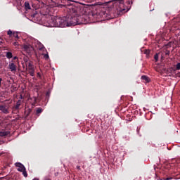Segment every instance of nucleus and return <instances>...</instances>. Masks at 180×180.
<instances>
[{"mask_svg":"<svg viewBox=\"0 0 180 180\" xmlns=\"http://www.w3.org/2000/svg\"><path fill=\"white\" fill-rule=\"evenodd\" d=\"M54 175H55V176H58V172H56V173L54 174Z\"/></svg>","mask_w":180,"mask_h":180,"instance_id":"obj_26","label":"nucleus"},{"mask_svg":"<svg viewBox=\"0 0 180 180\" xmlns=\"http://www.w3.org/2000/svg\"><path fill=\"white\" fill-rule=\"evenodd\" d=\"M23 49L28 54H32L34 51V48L30 44H25Z\"/></svg>","mask_w":180,"mask_h":180,"instance_id":"obj_4","label":"nucleus"},{"mask_svg":"<svg viewBox=\"0 0 180 180\" xmlns=\"http://www.w3.org/2000/svg\"><path fill=\"white\" fill-rule=\"evenodd\" d=\"M143 53L144 54H146V56H148V54H150V50L146 49Z\"/></svg>","mask_w":180,"mask_h":180,"instance_id":"obj_17","label":"nucleus"},{"mask_svg":"<svg viewBox=\"0 0 180 180\" xmlns=\"http://www.w3.org/2000/svg\"><path fill=\"white\" fill-rule=\"evenodd\" d=\"M44 180H51L49 176L44 177Z\"/></svg>","mask_w":180,"mask_h":180,"instance_id":"obj_22","label":"nucleus"},{"mask_svg":"<svg viewBox=\"0 0 180 180\" xmlns=\"http://www.w3.org/2000/svg\"><path fill=\"white\" fill-rule=\"evenodd\" d=\"M176 70H180V63H178L176 65Z\"/></svg>","mask_w":180,"mask_h":180,"instance_id":"obj_20","label":"nucleus"},{"mask_svg":"<svg viewBox=\"0 0 180 180\" xmlns=\"http://www.w3.org/2000/svg\"><path fill=\"white\" fill-rule=\"evenodd\" d=\"M15 165V167H17L18 171H19L20 172H22V171H25V169H26V167H25V165H23V164L20 162H16Z\"/></svg>","mask_w":180,"mask_h":180,"instance_id":"obj_8","label":"nucleus"},{"mask_svg":"<svg viewBox=\"0 0 180 180\" xmlns=\"http://www.w3.org/2000/svg\"><path fill=\"white\" fill-rule=\"evenodd\" d=\"M125 4H127V5H130V4H133V1H130V0H127L125 1Z\"/></svg>","mask_w":180,"mask_h":180,"instance_id":"obj_18","label":"nucleus"},{"mask_svg":"<svg viewBox=\"0 0 180 180\" xmlns=\"http://www.w3.org/2000/svg\"><path fill=\"white\" fill-rule=\"evenodd\" d=\"M13 60H18V57L17 56H14Z\"/></svg>","mask_w":180,"mask_h":180,"instance_id":"obj_27","label":"nucleus"},{"mask_svg":"<svg viewBox=\"0 0 180 180\" xmlns=\"http://www.w3.org/2000/svg\"><path fill=\"white\" fill-rule=\"evenodd\" d=\"M13 44H16V42H14Z\"/></svg>","mask_w":180,"mask_h":180,"instance_id":"obj_34","label":"nucleus"},{"mask_svg":"<svg viewBox=\"0 0 180 180\" xmlns=\"http://www.w3.org/2000/svg\"><path fill=\"white\" fill-rule=\"evenodd\" d=\"M1 82H2V78H0V87H1Z\"/></svg>","mask_w":180,"mask_h":180,"instance_id":"obj_30","label":"nucleus"},{"mask_svg":"<svg viewBox=\"0 0 180 180\" xmlns=\"http://www.w3.org/2000/svg\"><path fill=\"white\" fill-rule=\"evenodd\" d=\"M20 99H23V96H20Z\"/></svg>","mask_w":180,"mask_h":180,"instance_id":"obj_32","label":"nucleus"},{"mask_svg":"<svg viewBox=\"0 0 180 180\" xmlns=\"http://www.w3.org/2000/svg\"><path fill=\"white\" fill-rule=\"evenodd\" d=\"M67 1H68V0H61V2H62V4H65V2H67Z\"/></svg>","mask_w":180,"mask_h":180,"instance_id":"obj_23","label":"nucleus"},{"mask_svg":"<svg viewBox=\"0 0 180 180\" xmlns=\"http://www.w3.org/2000/svg\"><path fill=\"white\" fill-rule=\"evenodd\" d=\"M2 41H3L2 39H0V45L2 44Z\"/></svg>","mask_w":180,"mask_h":180,"instance_id":"obj_29","label":"nucleus"},{"mask_svg":"<svg viewBox=\"0 0 180 180\" xmlns=\"http://www.w3.org/2000/svg\"><path fill=\"white\" fill-rule=\"evenodd\" d=\"M49 93L47 92V93H46V96H49Z\"/></svg>","mask_w":180,"mask_h":180,"instance_id":"obj_31","label":"nucleus"},{"mask_svg":"<svg viewBox=\"0 0 180 180\" xmlns=\"http://www.w3.org/2000/svg\"><path fill=\"white\" fill-rule=\"evenodd\" d=\"M141 79H142V81H143V82H146V83H148L150 81V77L146 75L141 76Z\"/></svg>","mask_w":180,"mask_h":180,"instance_id":"obj_9","label":"nucleus"},{"mask_svg":"<svg viewBox=\"0 0 180 180\" xmlns=\"http://www.w3.org/2000/svg\"><path fill=\"white\" fill-rule=\"evenodd\" d=\"M68 20H69V26H77V25H81L79 18L78 17L68 15Z\"/></svg>","mask_w":180,"mask_h":180,"instance_id":"obj_2","label":"nucleus"},{"mask_svg":"<svg viewBox=\"0 0 180 180\" xmlns=\"http://www.w3.org/2000/svg\"><path fill=\"white\" fill-rule=\"evenodd\" d=\"M77 169L79 170L81 169V166H77Z\"/></svg>","mask_w":180,"mask_h":180,"instance_id":"obj_28","label":"nucleus"},{"mask_svg":"<svg viewBox=\"0 0 180 180\" xmlns=\"http://www.w3.org/2000/svg\"><path fill=\"white\" fill-rule=\"evenodd\" d=\"M51 22L54 27H70V20L68 17L57 18L53 17L51 19Z\"/></svg>","mask_w":180,"mask_h":180,"instance_id":"obj_1","label":"nucleus"},{"mask_svg":"<svg viewBox=\"0 0 180 180\" xmlns=\"http://www.w3.org/2000/svg\"><path fill=\"white\" fill-rule=\"evenodd\" d=\"M0 111L4 115H9V106L0 104Z\"/></svg>","mask_w":180,"mask_h":180,"instance_id":"obj_5","label":"nucleus"},{"mask_svg":"<svg viewBox=\"0 0 180 180\" xmlns=\"http://www.w3.org/2000/svg\"><path fill=\"white\" fill-rule=\"evenodd\" d=\"M37 78H39V79H43V76L41 75V73H37Z\"/></svg>","mask_w":180,"mask_h":180,"instance_id":"obj_16","label":"nucleus"},{"mask_svg":"<svg viewBox=\"0 0 180 180\" xmlns=\"http://www.w3.org/2000/svg\"><path fill=\"white\" fill-rule=\"evenodd\" d=\"M21 172H22V175L25 176V178H27V172H26V169Z\"/></svg>","mask_w":180,"mask_h":180,"instance_id":"obj_15","label":"nucleus"},{"mask_svg":"<svg viewBox=\"0 0 180 180\" xmlns=\"http://www.w3.org/2000/svg\"><path fill=\"white\" fill-rule=\"evenodd\" d=\"M154 58H155V61H158V53H156V54L154 56Z\"/></svg>","mask_w":180,"mask_h":180,"instance_id":"obj_19","label":"nucleus"},{"mask_svg":"<svg viewBox=\"0 0 180 180\" xmlns=\"http://www.w3.org/2000/svg\"><path fill=\"white\" fill-rule=\"evenodd\" d=\"M8 70L11 71V72H16L17 67L13 60H11L8 64Z\"/></svg>","mask_w":180,"mask_h":180,"instance_id":"obj_6","label":"nucleus"},{"mask_svg":"<svg viewBox=\"0 0 180 180\" xmlns=\"http://www.w3.org/2000/svg\"><path fill=\"white\" fill-rule=\"evenodd\" d=\"M44 57H45V58H49V54H45Z\"/></svg>","mask_w":180,"mask_h":180,"instance_id":"obj_25","label":"nucleus"},{"mask_svg":"<svg viewBox=\"0 0 180 180\" xmlns=\"http://www.w3.org/2000/svg\"><path fill=\"white\" fill-rule=\"evenodd\" d=\"M170 53H171V52H170L169 51H168V50H166V51H165V56H169Z\"/></svg>","mask_w":180,"mask_h":180,"instance_id":"obj_21","label":"nucleus"},{"mask_svg":"<svg viewBox=\"0 0 180 180\" xmlns=\"http://www.w3.org/2000/svg\"><path fill=\"white\" fill-rule=\"evenodd\" d=\"M33 180H39V179H34Z\"/></svg>","mask_w":180,"mask_h":180,"instance_id":"obj_33","label":"nucleus"},{"mask_svg":"<svg viewBox=\"0 0 180 180\" xmlns=\"http://www.w3.org/2000/svg\"><path fill=\"white\" fill-rule=\"evenodd\" d=\"M42 112H43V109L41 108H37V110H36L37 116H40V113H41Z\"/></svg>","mask_w":180,"mask_h":180,"instance_id":"obj_12","label":"nucleus"},{"mask_svg":"<svg viewBox=\"0 0 180 180\" xmlns=\"http://www.w3.org/2000/svg\"><path fill=\"white\" fill-rule=\"evenodd\" d=\"M7 34L9 36V37H15V40H19V34H18V32H12V30H9L7 32Z\"/></svg>","mask_w":180,"mask_h":180,"instance_id":"obj_7","label":"nucleus"},{"mask_svg":"<svg viewBox=\"0 0 180 180\" xmlns=\"http://www.w3.org/2000/svg\"><path fill=\"white\" fill-rule=\"evenodd\" d=\"M20 105H22V101L18 100L16 103V105L13 107V109L18 110V109H19V108L20 107Z\"/></svg>","mask_w":180,"mask_h":180,"instance_id":"obj_10","label":"nucleus"},{"mask_svg":"<svg viewBox=\"0 0 180 180\" xmlns=\"http://www.w3.org/2000/svg\"><path fill=\"white\" fill-rule=\"evenodd\" d=\"M9 133V131H0V137H6V136H8Z\"/></svg>","mask_w":180,"mask_h":180,"instance_id":"obj_11","label":"nucleus"},{"mask_svg":"<svg viewBox=\"0 0 180 180\" xmlns=\"http://www.w3.org/2000/svg\"><path fill=\"white\" fill-rule=\"evenodd\" d=\"M25 8L26 10L31 9L30 4L29 3V1H25Z\"/></svg>","mask_w":180,"mask_h":180,"instance_id":"obj_13","label":"nucleus"},{"mask_svg":"<svg viewBox=\"0 0 180 180\" xmlns=\"http://www.w3.org/2000/svg\"><path fill=\"white\" fill-rule=\"evenodd\" d=\"M171 179H172V177H167L165 179V180H171Z\"/></svg>","mask_w":180,"mask_h":180,"instance_id":"obj_24","label":"nucleus"},{"mask_svg":"<svg viewBox=\"0 0 180 180\" xmlns=\"http://www.w3.org/2000/svg\"><path fill=\"white\" fill-rule=\"evenodd\" d=\"M6 57H7L8 59H11L12 57H13V55L11 52H6Z\"/></svg>","mask_w":180,"mask_h":180,"instance_id":"obj_14","label":"nucleus"},{"mask_svg":"<svg viewBox=\"0 0 180 180\" xmlns=\"http://www.w3.org/2000/svg\"><path fill=\"white\" fill-rule=\"evenodd\" d=\"M27 70L31 77H34V65L30 62L26 63Z\"/></svg>","mask_w":180,"mask_h":180,"instance_id":"obj_3","label":"nucleus"}]
</instances>
